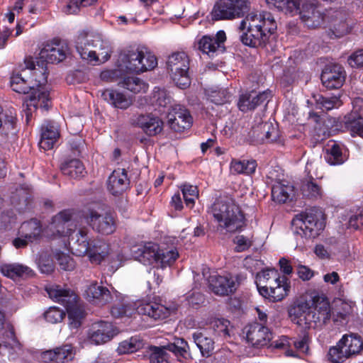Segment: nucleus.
Listing matches in <instances>:
<instances>
[{
  "label": "nucleus",
  "mask_w": 363,
  "mask_h": 363,
  "mask_svg": "<svg viewBox=\"0 0 363 363\" xmlns=\"http://www.w3.org/2000/svg\"><path fill=\"white\" fill-rule=\"evenodd\" d=\"M343 132H350L352 137L358 135L363 138V118L360 115L348 113L340 122Z\"/></svg>",
  "instance_id": "32"
},
{
  "label": "nucleus",
  "mask_w": 363,
  "mask_h": 363,
  "mask_svg": "<svg viewBox=\"0 0 363 363\" xmlns=\"http://www.w3.org/2000/svg\"><path fill=\"white\" fill-rule=\"evenodd\" d=\"M277 24L272 14L269 12H263L262 30L264 33H267L269 37V35L273 34L277 30Z\"/></svg>",
  "instance_id": "60"
},
{
  "label": "nucleus",
  "mask_w": 363,
  "mask_h": 363,
  "mask_svg": "<svg viewBox=\"0 0 363 363\" xmlns=\"http://www.w3.org/2000/svg\"><path fill=\"white\" fill-rule=\"evenodd\" d=\"M135 308L130 304L118 303L112 306L111 313L115 318L132 315Z\"/></svg>",
  "instance_id": "61"
},
{
  "label": "nucleus",
  "mask_w": 363,
  "mask_h": 363,
  "mask_svg": "<svg viewBox=\"0 0 363 363\" xmlns=\"http://www.w3.org/2000/svg\"><path fill=\"white\" fill-rule=\"evenodd\" d=\"M38 264L41 272L44 274H50L55 268L52 260L45 252L40 255Z\"/></svg>",
  "instance_id": "63"
},
{
  "label": "nucleus",
  "mask_w": 363,
  "mask_h": 363,
  "mask_svg": "<svg viewBox=\"0 0 363 363\" xmlns=\"http://www.w3.org/2000/svg\"><path fill=\"white\" fill-rule=\"evenodd\" d=\"M225 40V32L220 30L215 37L203 36L198 43L199 49L203 53H206L210 57H213L216 51L223 52V43Z\"/></svg>",
  "instance_id": "23"
},
{
  "label": "nucleus",
  "mask_w": 363,
  "mask_h": 363,
  "mask_svg": "<svg viewBox=\"0 0 363 363\" xmlns=\"http://www.w3.org/2000/svg\"><path fill=\"white\" fill-rule=\"evenodd\" d=\"M143 343L141 340L137 337H133L129 340L121 342L118 347V352L120 354L132 353L141 347Z\"/></svg>",
  "instance_id": "55"
},
{
  "label": "nucleus",
  "mask_w": 363,
  "mask_h": 363,
  "mask_svg": "<svg viewBox=\"0 0 363 363\" xmlns=\"http://www.w3.org/2000/svg\"><path fill=\"white\" fill-rule=\"evenodd\" d=\"M297 14L299 15L306 26L310 28H316L323 24L324 14L320 10L315 0L302 2Z\"/></svg>",
  "instance_id": "11"
},
{
  "label": "nucleus",
  "mask_w": 363,
  "mask_h": 363,
  "mask_svg": "<svg viewBox=\"0 0 363 363\" xmlns=\"http://www.w3.org/2000/svg\"><path fill=\"white\" fill-rule=\"evenodd\" d=\"M74 214L69 210H65L60 212L52 218V225L57 229L59 233L69 235L76 228V225L72 223Z\"/></svg>",
  "instance_id": "35"
},
{
  "label": "nucleus",
  "mask_w": 363,
  "mask_h": 363,
  "mask_svg": "<svg viewBox=\"0 0 363 363\" xmlns=\"http://www.w3.org/2000/svg\"><path fill=\"white\" fill-rule=\"evenodd\" d=\"M129 187L130 180L125 169H115L109 176L107 188L112 195H122Z\"/></svg>",
  "instance_id": "21"
},
{
  "label": "nucleus",
  "mask_w": 363,
  "mask_h": 363,
  "mask_svg": "<svg viewBox=\"0 0 363 363\" xmlns=\"http://www.w3.org/2000/svg\"><path fill=\"white\" fill-rule=\"evenodd\" d=\"M68 54V48L62 45L60 40L55 39L51 43H48L41 49L39 56L40 61L45 63H59L64 60Z\"/></svg>",
  "instance_id": "16"
},
{
  "label": "nucleus",
  "mask_w": 363,
  "mask_h": 363,
  "mask_svg": "<svg viewBox=\"0 0 363 363\" xmlns=\"http://www.w3.org/2000/svg\"><path fill=\"white\" fill-rule=\"evenodd\" d=\"M46 291L52 299L63 305L65 308L79 302L77 295L69 289L55 285L48 288Z\"/></svg>",
  "instance_id": "25"
},
{
  "label": "nucleus",
  "mask_w": 363,
  "mask_h": 363,
  "mask_svg": "<svg viewBox=\"0 0 363 363\" xmlns=\"http://www.w3.org/2000/svg\"><path fill=\"white\" fill-rule=\"evenodd\" d=\"M150 363H169L168 354L166 351L172 352L177 357L186 358L189 354V345L183 338H176L173 342H169L162 347L152 346L150 347Z\"/></svg>",
  "instance_id": "7"
},
{
  "label": "nucleus",
  "mask_w": 363,
  "mask_h": 363,
  "mask_svg": "<svg viewBox=\"0 0 363 363\" xmlns=\"http://www.w3.org/2000/svg\"><path fill=\"white\" fill-rule=\"evenodd\" d=\"M116 334L111 323L101 321L92 324L88 337L91 343L101 345L110 341Z\"/></svg>",
  "instance_id": "18"
},
{
  "label": "nucleus",
  "mask_w": 363,
  "mask_h": 363,
  "mask_svg": "<svg viewBox=\"0 0 363 363\" xmlns=\"http://www.w3.org/2000/svg\"><path fill=\"white\" fill-rule=\"evenodd\" d=\"M24 63L26 69L33 70V74L35 77V81L33 85H35V89L48 91L44 87L47 83L48 78L46 63L39 60L35 61L31 57H26L24 60Z\"/></svg>",
  "instance_id": "26"
},
{
  "label": "nucleus",
  "mask_w": 363,
  "mask_h": 363,
  "mask_svg": "<svg viewBox=\"0 0 363 363\" xmlns=\"http://www.w3.org/2000/svg\"><path fill=\"white\" fill-rule=\"evenodd\" d=\"M75 354L74 347L72 345L64 344L42 352L40 358L44 363H70Z\"/></svg>",
  "instance_id": "14"
},
{
  "label": "nucleus",
  "mask_w": 363,
  "mask_h": 363,
  "mask_svg": "<svg viewBox=\"0 0 363 363\" xmlns=\"http://www.w3.org/2000/svg\"><path fill=\"white\" fill-rule=\"evenodd\" d=\"M243 332L246 334L248 342L254 347H263L273 338V334L270 329L263 323H252L245 327Z\"/></svg>",
  "instance_id": "12"
},
{
  "label": "nucleus",
  "mask_w": 363,
  "mask_h": 363,
  "mask_svg": "<svg viewBox=\"0 0 363 363\" xmlns=\"http://www.w3.org/2000/svg\"><path fill=\"white\" fill-rule=\"evenodd\" d=\"M65 316V311L57 307H50L44 313L45 320L50 323H59L64 318Z\"/></svg>",
  "instance_id": "62"
},
{
  "label": "nucleus",
  "mask_w": 363,
  "mask_h": 363,
  "mask_svg": "<svg viewBox=\"0 0 363 363\" xmlns=\"http://www.w3.org/2000/svg\"><path fill=\"white\" fill-rule=\"evenodd\" d=\"M96 43L91 50L87 51L89 57L84 58L89 62L101 64L108 61L111 57V48L108 42L104 41L101 35L96 37Z\"/></svg>",
  "instance_id": "24"
},
{
  "label": "nucleus",
  "mask_w": 363,
  "mask_h": 363,
  "mask_svg": "<svg viewBox=\"0 0 363 363\" xmlns=\"http://www.w3.org/2000/svg\"><path fill=\"white\" fill-rule=\"evenodd\" d=\"M21 230L24 237L31 242L38 239L42 232L40 222L35 218L24 222Z\"/></svg>",
  "instance_id": "46"
},
{
  "label": "nucleus",
  "mask_w": 363,
  "mask_h": 363,
  "mask_svg": "<svg viewBox=\"0 0 363 363\" xmlns=\"http://www.w3.org/2000/svg\"><path fill=\"white\" fill-rule=\"evenodd\" d=\"M159 246L154 242H147L140 248H138L139 257L141 261L153 264L155 267L157 265V254Z\"/></svg>",
  "instance_id": "43"
},
{
  "label": "nucleus",
  "mask_w": 363,
  "mask_h": 363,
  "mask_svg": "<svg viewBox=\"0 0 363 363\" xmlns=\"http://www.w3.org/2000/svg\"><path fill=\"white\" fill-rule=\"evenodd\" d=\"M257 167L255 160H233L230 163L231 172L235 174H251L255 172Z\"/></svg>",
  "instance_id": "50"
},
{
  "label": "nucleus",
  "mask_w": 363,
  "mask_h": 363,
  "mask_svg": "<svg viewBox=\"0 0 363 363\" xmlns=\"http://www.w3.org/2000/svg\"><path fill=\"white\" fill-rule=\"evenodd\" d=\"M87 230L86 229H79L76 235L77 239L73 242L72 250H74L77 256L87 255L91 242H89L86 237Z\"/></svg>",
  "instance_id": "47"
},
{
  "label": "nucleus",
  "mask_w": 363,
  "mask_h": 363,
  "mask_svg": "<svg viewBox=\"0 0 363 363\" xmlns=\"http://www.w3.org/2000/svg\"><path fill=\"white\" fill-rule=\"evenodd\" d=\"M301 191L303 196L313 199L321 196V186L317 184L313 178L306 179L302 181Z\"/></svg>",
  "instance_id": "49"
},
{
  "label": "nucleus",
  "mask_w": 363,
  "mask_h": 363,
  "mask_svg": "<svg viewBox=\"0 0 363 363\" xmlns=\"http://www.w3.org/2000/svg\"><path fill=\"white\" fill-rule=\"evenodd\" d=\"M340 345H343L345 353L350 357L359 354L363 350V341L357 334L345 335L340 340Z\"/></svg>",
  "instance_id": "36"
},
{
  "label": "nucleus",
  "mask_w": 363,
  "mask_h": 363,
  "mask_svg": "<svg viewBox=\"0 0 363 363\" xmlns=\"http://www.w3.org/2000/svg\"><path fill=\"white\" fill-rule=\"evenodd\" d=\"M167 68L177 87L184 89L190 86L189 59L185 52H177L169 55L167 60Z\"/></svg>",
  "instance_id": "5"
},
{
  "label": "nucleus",
  "mask_w": 363,
  "mask_h": 363,
  "mask_svg": "<svg viewBox=\"0 0 363 363\" xmlns=\"http://www.w3.org/2000/svg\"><path fill=\"white\" fill-rule=\"evenodd\" d=\"M271 279L267 284L262 286L259 293L270 301H280L288 295L289 291V279L285 276H280V274H279V277L272 276Z\"/></svg>",
  "instance_id": "8"
},
{
  "label": "nucleus",
  "mask_w": 363,
  "mask_h": 363,
  "mask_svg": "<svg viewBox=\"0 0 363 363\" xmlns=\"http://www.w3.org/2000/svg\"><path fill=\"white\" fill-rule=\"evenodd\" d=\"M294 233L306 239L318 237L325 227V216L318 208L301 212L291 221Z\"/></svg>",
  "instance_id": "3"
},
{
  "label": "nucleus",
  "mask_w": 363,
  "mask_h": 363,
  "mask_svg": "<svg viewBox=\"0 0 363 363\" xmlns=\"http://www.w3.org/2000/svg\"><path fill=\"white\" fill-rule=\"evenodd\" d=\"M101 98L113 107L126 109L133 104V98L119 90L107 89L101 91Z\"/></svg>",
  "instance_id": "28"
},
{
  "label": "nucleus",
  "mask_w": 363,
  "mask_h": 363,
  "mask_svg": "<svg viewBox=\"0 0 363 363\" xmlns=\"http://www.w3.org/2000/svg\"><path fill=\"white\" fill-rule=\"evenodd\" d=\"M122 86L134 94L145 93L148 88V85L143 80L134 77L124 78Z\"/></svg>",
  "instance_id": "51"
},
{
  "label": "nucleus",
  "mask_w": 363,
  "mask_h": 363,
  "mask_svg": "<svg viewBox=\"0 0 363 363\" xmlns=\"http://www.w3.org/2000/svg\"><path fill=\"white\" fill-rule=\"evenodd\" d=\"M249 8V0H218L211 12V19L218 21L241 18Z\"/></svg>",
  "instance_id": "6"
},
{
  "label": "nucleus",
  "mask_w": 363,
  "mask_h": 363,
  "mask_svg": "<svg viewBox=\"0 0 363 363\" xmlns=\"http://www.w3.org/2000/svg\"><path fill=\"white\" fill-rule=\"evenodd\" d=\"M279 273L274 269H267L257 274L256 284L258 291L262 289V286L268 284L272 280V277H279Z\"/></svg>",
  "instance_id": "59"
},
{
  "label": "nucleus",
  "mask_w": 363,
  "mask_h": 363,
  "mask_svg": "<svg viewBox=\"0 0 363 363\" xmlns=\"http://www.w3.org/2000/svg\"><path fill=\"white\" fill-rule=\"evenodd\" d=\"M345 352L343 345H340L339 341L335 346L330 348L328 353V359L333 363H342L349 358Z\"/></svg>",
  "instance_id": "57"
},
{
  "label": "nucleus",
  "mask_w": 363,
  "mask_h": 363,
  "mask_svg": "<svg viewBox=\"0 0 363 363\" xmlns=\"http://www.w3.org/2000/svg\"><path fill=\"white\" fill-rule=\"evenodd\" d=\"M269 9H276L285 14L294 16L298 13L301 6L299 0H266Z\"/></svg>",
  "instance_id": "40"
},
{
  "label": "nucleus",
  "mask_w": 363,
  "mask_h": 363,
  "mask_svg": "<svg viewBox=\"0 0 363 363\" xmlns=\"http://www.w3.org/2000/svg\"><path fill=\"white\" fill-rule=\"evenodd\" d=\"M66 311L68 314L69 327L72 329L79 328L86 316V312L82 304L79 302L67 308Z\"/></svg>",
  "instance_id": "42"
},
{
  "label": "nucleus",
  "mask_w": 363,
  "mask_h": 363,
  "mask_svg": "<svg viewBox=\"0 0 363 363\" xmlns=\"http://www.w3.org/2000/svg\"><path fill=\"white\" fill-rule=\"evenodd\" d=\"M271 97L270 92H256L252 91L240 95L238 102V108L242 112L255 109L257 106L267 103Z\"/></svg>",
  "instance_id": "19"
},
{
  "label": "nucleus",
  "mask_w": 363,
  "mask_h": 363,
  "mask_svg": "<svg viewBox=\"0 0 363 363\" xmlns=\"http://www.w3.org/2000/svg\"><path fill=\"white\" fill-rule=\"evenodd\" d=\"M118 62L121 70L137 74L152 70L157 65V60L154 55L139 50L121 52Z\"/></svg>",
  "instance_id": "4"
},
{
  "label": "nucleus",
  "mask_w": 363,
  "mask_h": 363,
  "mask_svg": "<svg viewBox=\"0 0 363 363\" xmlns=\"http://www.w3.org/2000/svg\"><path fill=\"white\" fill-rule=\"evenodd\" d=\"M230 322L225 319H215L211 322V329L216 341H222L230 337Z\"/></svg>",
  "instance_id": "45"
},
{
  "label": "nucleus",
  "mask_w": 363,
  "mask_h": 363,
  "mask_svg": "<svg viewBox=\"0 0 363 363\" xmlns=\"http://www.w3.org/2000/svg\"><path fill=\"white\" fill-rule=\"evenodd\" d=\"M211 213L219 227L228 233L242 230L245 226V216L231 198L216 199L211 206Z\"/></svg>",
  "instance_id": "1"
},
{
  "label": "nucleus",
  "mask_w": 363,
  "mask_h": 363,
  "mask_svg": "<svg viewBox=\"0 0 363 363\" xmlns=\"http://www.w3.org/2000/svg\"><path fill=\"white\" fill-rule=\"evenodd\" d=\"M62 174L72 179H79L86 174L83 163L78 159L65 160L60 165Z\"/></svg>",
  "instance_id": "39"
},
{
  "label": "nucleus",
  "mask_w": 363,
  "mask_h": 363,
  "mask_svg": "<svg viewBox=\"0 0 363 363\" xmlns=\"http://www.w3.org/2000/svg\"><path fill=\"white\" fill-rule=\"evenodd\" d=\"M294 196V187L291 185L278 184L272 187V197L274 201L286 203L288 201L292 200Z\"/></svg>",
  "instance_id": "44"
},
{
  "label": "nucleus",
  "mask_w": 363,
  "mask_h": 363,
  "mask_svg": "<svg viewBox=\"0 0 363 363\" xmlns=\"http://www.w3.org/2000/svg\"><path fill=\"white\" fill-rule=\"evenodd\" d=\"M139 314L147 315L154 320H163L169 315V310L157 302H146L137 308Z\"/></svg>",
  "instance_id": "31"
},
{
  "label": "nucleus",
  "mask_w": 363,
  "mask_h": 363,
  "mask_svg": "<svg viewBox=\"0 0 363 363\" xmlns=\"http://www.w3.org/2000/svg\"><path fill=\"white\" fill-rule=\"evenodd\" d=\"M84 296L89 301L101 305L109 303L112 299L109 290L105 286L98 285L96 281H92L86 286Z\"/></svg>",
  "instance_id": "27"
},
{
  "label": "nucleus",
  "mask_w": 363,
  "mask_h": 363,
  "mask_svg": "<svg viewBox=\"0 0 363 363\" xmlns=\"http://www.w3.org/2000/svg\"><path fill=\"white\" fill-rule=\"evenodd\" d=\"M108 252L109 246L106 242L94 240L91 242L87 255L91 263L98 264L108 255Z\"/></svg>",
  "instance_id": "38"
},
{
  "label": "nucleus",
  "mask_w": 363,
  "mask_h": 363,
  "mask_svg": "<svg viewBox=\"0 0 363 363\" xmlns=\"http://www.w3.org/2000/svg\"><path fill=\"white\" fill-rule=\"evenodd\" d=\"M2 117V108L0 106V128H1L0 132V145H4L10 143L11 140L15 137L14 123L12 122H4L3 123Z\"/></svg>",
  "instance_id": "52"
},
{
  "label": "nucleus",
  "mask_w": 363,
  "mask_h": 363,
  "mask_svg": "<svg viewBox=\"0 0 363 363\" xmlns=\"http://www.w3.org/2000/svg\"><path fill=\"white\" fill-rule=\"evenodd\" d=\"M312 308L309 302L301 298L297 299L290 306L289 315L297 323L308 325V315L311 314Z\"/></svg>",
  "instance_id": "33"
},
{
  "label": "nucleus",
  "mask_w": 363,
  "mask_h": 363,
  "mask_svg": "<svg viewBox=\"0 0 363 363\" xmlns=\"http://www.w3.org/2000/svg\"><path fill=\"white\" fill-rule=\"evenodd\" d=\"M193 339L203 357H208L212 355L215 349L214 339L201 332L194 333Z\"/></svg>",
  "instance_id": "41"
},
{
  "label": "nucleus",
  "mask_w": 363,
  "mask_h": 363,
  "mask_svg": "<svg viewBox=\"0 0 363 363\" xmlns=\"http://www.w3.org/2000/svg\"><path fill=\"white\" fill-rule=\"evenodd\" d=\"M182 192L186 205L192 208L194 205L195 199L198 197L199 191L196 186L184 184L182 187Z\"/></svg>",
  "instance_id": "58"
},
{
  "label": "nucleus",
  "mask_w": 363,
  "mask_h": 363,
  "mask_svg": "<svg viewBox=\"0 0 363 363\" xmlns=\"http://www.w3.org/2000/svg\"><path fill=\"white\" fill-rule=\"evenodd\" d=\"M55 257L60 268L65 271H71L74 268V262L68 255L63 252H56Z\"/></svg>",
  "instance_id": "64"
},
{
  "label": "nucleus",
  "mask_w": 363,
  "mask_h": 363,
  "mask_svg": "<svg viewBox=\"0 0 363 363\" xmlns=\"http://www.w3.org/2000/svg\"><path fill=\"white\" fill-rule=\"evenodd\" d=\"M100 34L92 29L86 28L79 32L75 38V47L82 59L87 58V51L93 48L96 43V37Z\"/></svg>",
  "instance_id": "22"
},
{
  "label": "nucleus",
  "mask_w": 363,
  "mask_h": 363,
  "mask_svg": "<svg viewBox=\"0 0 363 363\" xmlns=\"http://www.w3.org/2000/svg\"><path fill=\"white\" fill-rule=\"evenodd\" d=\"M262 13L259 15L255 13H249L247 16L241 21L239 30L240 31L245 30L247 27L258 28H262Z\"/></svg>",
  "instance_id": "56"
},
{
  "label": "nucleus",
  "mask_w": 363,
  "mask_h": 363,
  "mask_svg": "<svg viewBox=\"0 0 363 363\" xmlns=\"http://www.w3.org/2000/svg\"><path fill=\"white\" fill-rule=\"evenodd\" d=\"M248 135L253 142L271 143L278 140L279 131L272 123L262 122L253 125Z\"/></svg>",
  "instance_id": "13"
},
{
  "label": "nucleus",
  "mask_w": 363,
  "mask_h": 363,
  "mask_svg": "<svg viewBox=\"0 0 363 363\" xmlns=\"http://www.w3.org/2000/svg\"><path fill=\"white\" fill-rule=\"evenodd\" d=\"M59 137L60 132L57 126L52 122L45 123L41 128V137L39 142L40 147L45 150L52 149Z\"/></svg>",
  "instance_id": "34"
},
{
  "label": "nucleus",
  "mask_w": 363,
  "mask_h": 363,
  "mask_svg": "<svg viewBox=\"0 0 363 363\" xmlns=\"http://www.w3.org/2000/svg\"><path fill=\"white\" fill-rule=\"evenodd\" d=\"M11 86L13 91L23 94H29L23 99V106L26 113V122L31 117L30 106L35 110L38 108L48 111L50 107V98L48 91L35 89V85L28 84L21 74H13L11 77Z\"/></svg>",
  "instance_id": "2"
},
{
  "label": "nucleus",
  "mask_w": 363,
  "mask_h": 363,
  "mask_svg": "<svg viewBox=\"0 0 363 363\" xmlns=\"http://www.w3.org/2000/svg\"><path fill=\"white\" fill-rule=\"evenodd\" d=\"M168 124L175 132H182L191 128L193 118L189 111L182 105H175L167 115Z\"/></svg>",
  "instance_id": "15"
},
{
  "label": "nucleus",
  "mask_w": 363,
  "mask_h": 363,
  "mask_svg": "<svg viewBox=\"0 0 363 363\" xmlns=\"http://www.w3.org/2000/svg\"><path fill=\"white\" fill-rule=\"evenodd\" d=\"M346 74L343 67L338 64L328 65L321 74V82L329 89L340 88L345 80Z\"/></svg>",
  "instance_id": "17"
},
{
  "label": "nucleus",
  "mask_w": 363,
  "mask_h": 363,
  "mask_svg": "<svg viewBox=\"0 0 363 363\" xmlns=\"http://www.w3.org/2000/svg\"><path fill=\"white\" fill-rule=\"evenodd\" d=\"M87 222L92 229L104 235H110L116 229V219L111 212L99 213L91 210L87 216Z\"/></svg>",
  "instance_id": "10"
},
{
  "label": "nucleus",
  "mask_w": 363,
  "mask_h": 363,
  "mask_svg": "<svg viewBox=\"0 0 363 363\" xmlns=\"http://www.w3.org/2000/svg\"><path fill=\"white\" fill-rule=\"evenodd\" d=\"M314 307L312 308L311 314L308 315V327L321 328L330 320V306L329 302L325 298L314 297Z\"/></svg>",
  "instance_id": "9"
},
{
  "label": "nucleus",
  "mask_w": 363,
  "mask_h": 363,
  "mask_svg": "<svg viewBox=\"0 0 363 363\" xmlns=\"http://www.w3.org/2000/svg\"><path fill=\"white\" fill-rule=\"evenodd\" d=\"M134 123L150 136L160 133L163 129L162 121L151 114L140 115L137 117Z\"/></svg>",
  "instance_id": "29"
},
{
  "label": "nucleus",
  "mask_w": 363,
  "mask_h": 363,
  "mask_svg": "<svg viewBox=\"0 0 363 363\" xmlns=\"http://www.w3.org/2000/svg\"><path fill=\"white\" fill-rule=\"evenodd\" d=\"M179 253L175 248H159L157 268L164 269L171 266L178 258Z\"/></svg>",
  "instance_id": "48"
},
{
  "label": "nucleus",
  "mask_w": 363,
  "mask_h": 363,
  "mask_svg": "<svg viewBox=\"0 0 363 363\" xmlns=\"http://www.w3.org/2000/svg\"><path fill=\"white\" fill-rule=\"evenodd\" d=\"M1 272L12 279L30 277L34 274L30 267L18 263L4 264L1 267Z\"/></svg>",
  "instance_id": "37"
},
{
  "label": "nucleus",
  "mask_w": 363,
  "mask_h": 363,
  "mask_svg": "<svg viewBox=\"0 0 363 363\" xmlns=\"http://www.w3.org/2000/svg\"><path fill=\"white\" fill-rule=\"evenodd\" d=\"M209 289L219 296H228L235 291V279L229 276L211 275L208 278Z\"/></svg>",
  "instance_id": "20"
},
{
  "label": "nucleus",
  "mask_w": 363,
  "mask_h": 363,
  "mask_svg": "<svg viewBox=\"0 0 363 363\" xmlns=\"http://www.w3.org/2000/svg\"><path fill=\"white\" fill-rule=\"evenodd\" d=\"M241 42L247 46L259 47L264 46L267 40V33H264L262 28L247 27L240 36Z\"/></svg>",
  "instance_id": "30"
},
{
  "label": "nucleus",
  "mask_w": 363,
  "mask_h": 363,
  "mask_svg": "<svg viewBox=\"0 0 363 363\" xmlns=\"http://www.w3.org/2000/svg\"><path fill=\"white\" fill-rule=\"evenodd\" d=\"M325 160L332 165L340 164L344 162L345 159L342 156V150L340 146L335 142L333 143L330 147H328L326 149Z\"/></svg>",
  "instance_id": "53"
},
{
  "label": "nucleus",
  "mask_w": 363,
  "mask_h": 363,
  "mask_svg": "<svg viewBox=\"0 0 363 363\" xmlns=\"http://www.w3.org/2000/svg\"><path fill=\"white\" fill-rule=\"evenodd\" d=\"M315 99L318 108L323 111H330L334 108L339 107L342 104L340 98L336 96L326 97L322 95H318L315 96Z\"/></svg>",
  "instance_id": "54"
}]
</instances>
